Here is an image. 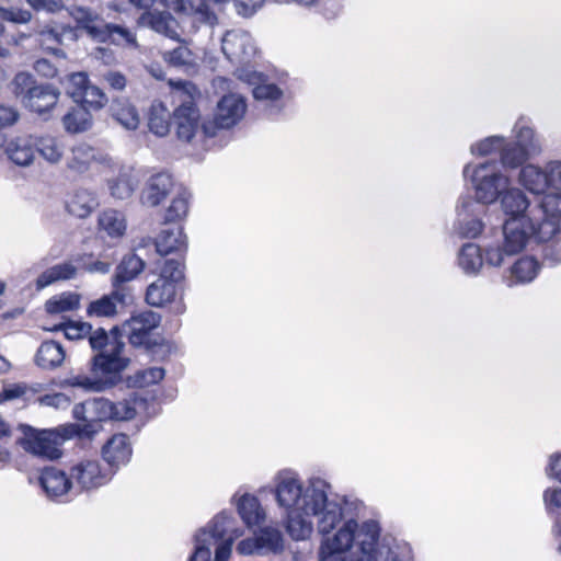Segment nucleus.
Returning <instances> with one entry per match:
<instances>
[{
  "label": "nucleus",
  "mask_w": 561,
  "mask_h": 561,
  "mask_svg": "<svg viewBox=\"0 0 561 561\" xmlns=\"http://www.w3.org/2000/svg\"><path fill=\"white\" fill-rule=\"evenodd\" d=\"M330 484L321 478H311L306 488L301 507L287 511L286 531L293 540H306L312 534L311 515H321L318 520L319 534H330L343 519L342 506L329 501L327 489Z\"/></svg>",
  "instance_id": "obj_1"
},
{
  "label": "nucleus",
  "mask_w": 561,
  "mask_h": 561,
  "mask_svg": "<svg viewBox=\"0 0 561 561\" xmlns=\"http://www.w3.org/2000/svg\"><path fill=\"white\" fill-rule=\"evenodd\" d=\"M381 527L375 519L365 520L358 526L354 517L344 522L343 526L330 539L322 540L319 549V561H330L334 556L350 550L357 538L359 556H345L341 561H378V542Z\"/></svg>",
  "instance_id": "obj_2"
},
{
  "label": "nucleus",
  "mask_w": 561,
  "mask_h": 561,
  "mask_svg": "<svg viewBox=\"0 0 561 561\" xmlns=\"http://www.w3.org/2000/svg\"><path fill=\"white\" fill-rule=\"evenodd\" d=\"M88 426H78L77 423H67L56 428H36L30 424H19L22 436L16 439V445L27 454L41 459L55 461L62 456L59 446L68 439L77 437L76 431H82L88 435Z\"/></svg>",
  "instance_id": "obj_3"
},
{
  "label": "nucleus",
  "mask_w": 561,
  "mask_h": 561,
  "mask_svg": "<svg viewBox=\"0 0 561 561\" xmlns=\"http://www.w3.org/2000/svg\"><path fill=\"white\" fill-rule=\"evenodd\" d=\"M232 522V512L224 510L213 518L209 530L201 528L194 536V549L187 561H228L232 540L225 537Z\"/></svg>",
  "instance_id": "obj_4"
},
{
  "label": "nucleus",
  "mask_w": 561,
  "mask_h": 561,
  "mask_svg": "<svg viewBox=\"0 0 561 561\" xmlns=\"http://www.w3.org/2000/svg\"><path fill=\"white\" fill-rule=\"evenodd\" d=\"M471 183L476 190L474 202L470 196L459 199L457 213L460 217L462 213H469L476 203L483 205L491 204L501 197L503 191L508 186V179L497 169L496 161H486L476 167L470 174Z\"/></svg>",
  "instance_id": "obj_5"
},
{
  "label": "nucleus",
  "mask_w": 561,
  "mask_h": 561,
  "mask_svg": "<svg viewBox=\"0 0 561 561\" xmlns=\"http://www.w3.org/2000/svg\"><path fill=\"white\" fill-rule=\"evenodd\" d=\"M12 92L25 108L41 116L49 114L59 100L60 91L50 83H38L26 71L18 72L12 80Z\"/></svg>",
  "instance_id": "obj_6"
},
{
  "label": "nucleus",
  "mask_w": 561,
  "mask_h": 561,
  "mask_svg": "<svg viewBox=\"0 0 561 561\" xmlns=\"http://www.w3.org/2000/svg\"><path fill=\"white\" fill-rule=\"evenodd\" d=\"M134 403L129 400L113 402L106 398L90 399V416L88 423L78 424V426H89L88 435H83L82 431H76L78 438H92L102 430V422L107 421H129L136 416Z\"/></svg>",
  "instance_id": "obj_7"
},
{
  "label": "nucleus",
  "mask_w": 561,
  "mask_h": 561,
  "mask_svg": "<svg viewBox=\"0 0 561 561\" xmlns=\"http://www.w3.org/2000/svg\"><path fill=\"white\" fill-rule=\"evenodd\" d=\"M184 264L174 259H167L159 277L148 285L145 300L151 307H163L175 299L184 280Z\"/></svg>",
  "instance_id": "obj_8"
},
{
  "label": "nucleus",
  "mask_w": 561,
  "mask_h": 561,
  "mask_svg": "<svg viewBox=\"0 0 561 561\" xmlns=\"http://www.w3.org/2000/svg\"><path fill=\"white\" fill-rule=\"evenodd\" d=\"M77 28L84 31L91 39L98 43H108L113 34L121 35L128 43H136L130 31L122 25L106 23L99 14L88 8L79 7L75 15Z\"/></svg>",
  "instance_id": "obj_9"
},
{
  "label": "nucleus",
  "mask_w": 561,
  "mask_h": 561,
  "mask_svg": "<svg viewBox=\"0 0 561 561\" xmlns=\"http://www.w3.org/2000/svg\"><path fill=\"white\" fill-rule=\"evenodd\" d=\"M186 99L175 107L172 113V122L179 140L191 142L199 129L201 112L193 100V92H198L192 82H180Z\"/></svg>",
  "instance_id": "obj_10"
},
{
  "label": "nucleus",
  "mask_w": 561,
  "mask_h": 561,
  "mask_svg": "<svg viewBox=\"0 0 561 561\" xmlns=\"http://www.w3.org/2000/svg\"><path fill=\"white\" fill-rule=\"evenodd\" d=\"M129 364V357H115L107 354V351H101L91 359V371L99 379L104 391L122 381V374Z\"/></svg>",
  "instance_id": "obj_11"
},
{
  "label": "nucleus",
  "mask_w": 561,
  "mask_h": 561,
  "mask_svg": "<svg viewBox=\"0 0 561 561\" xmlns=\"http://www.w3.org/2000/svg\"><path fill=\"white\" fill-rule=\"evenodd\" d=\"M503 243L507 256L520 253L533 238L534 220L530 217H511L503 222Z\"/></svg>",
  "instance_id": "obj_12"
},
{
  "label": "nucleus",
  "mask_w": 561,
  "mask_h": 561,
  "mask_svg": "<svg viewBox=\"0 0 561 561\" xmlns=\"http://www.w3.org/2000/svg\"><path fill=\"white\" fill-rule=\"evenodd\" d=\"M113 476L108 468L102 469L98 460H84L71 468V478L85 491L105 485Z\"/></svg>",
  "instance_id": "obj_13"
},
{
  "label": "nucleus",
  "mask_w": 561,
  "mask_h": 561,
  "mask_svg": "<svg viewBox=\"0 0 561 561\" xmlns=\"http://www.w3.org/2000/svg\"><path fill=\"white\" fill-rule=\"evenodd\" d=\"M102 458L115 474L122 466H126L131 458L133 449L126 434L113 435L102 447Z\"/></svg>",
  "instance_id": "obj_14"
},
{
  "label": "nucleus",
  "mask_w": 561,
  "mask_h": 561,
  "mask_svg": "<svg viewBox=\"0 0 561 561\" xmlns=\"http://www.w3.org/2000/svg\"><path fill=\"white\" fill-rule=\"evenodd\" d=\"M174 187L173 176L168 172L152 174L141 191L142 205L156 207L160 205Z\"/></svg>",
  "instance_id": "obj_15"
},
{
  "label": "nucleus",
  "mask_w": 561,
  "mask_h": 561,
  "mask_svg": "<svg viewBox=\"0 0 561 561\" xmlns=\"http://www.w3.org/2000/svg\"><path fill=\"white\" fill-rule=\"evenodd\" d=\"M149 244L154 245L156 252L161 256L178 252L182 248L184 250L187 248L186 236L182 227L163 229L156 239H142L139 248H145Z\"/></svg>",
  "instance_id": "obj_16"
},
{
  "label": "nucleus",
  "mask_w": 561,
  "mask_h": 561,
  "mask_svg": "<svg viewBox=\"0 0 561 561\" xmlns=\"http://www.w3.org/2000/svg\"><path fill=\"white\" fill-rule=\"evenodd\" d=\"M39 485L48 497L55 499L66 494L70 490L72 482L64 470L54 466H47L41 471Z\"/></svg>",
  "instance_id": "obj_17"
},
{
  "label": "nucleus",
  "mask_w": 561,
  "mask_h": 561,
  "mask_svg": "<svg viewBox=\"0 0 561 561\" xmlns=\"http://www.w3.org/2000/svg\"><path fill=\"white\" fill-rule=\"evenodd\" d=\"M306 489L295 477H284L277 483L275 489V497L279 506L287 511L301 507Z\"/></svg>",
  "instance_id": "obj_18"
},
{
  "label": "nucleus",
  "mask_w": 561,
  "mask_h": 561,
  "mask_svg": "<svg viewBox=\"0 0 561 561\" xmlns=\"http://www.w3.org/2000/svg\"><path fill=\"white\" fill-rule=\"evenodd\" d=\"M247 110L245 101L236 94L224 95L216 107L215 114L224 127L231 128L241 121Z\"/></svg>",
  "instance_id": "obj_19"
},
{
  "label": "nucleus",
  "mask_w": 561,
  "mask_h": 561,
  "mask_svg": "<svg viewBox=\"0 0 561 561\" xmlns=\"http://www.w3.org/2000/svg\"><path fill=\"white\" fill-rule=\"evenodd\" d=\"M61 121L65 130L72 135L88 131L93 126L90 108L81 102H76V105L69 108Z\"/></svg>",
  "instance_id": "obj_20"
},
{
  "label": "nucleus",
  "mask_w": 561,
  "mask_h": 561,
  "mask_svg": "<svg viewBox=\"0 0 561 561\" xmlns=\"http://www.w3.org/2000/svg\"><path fill=\"white\" fill-rule=\"evenodd\" d=\"M4 152L8 159L19 167H27L35 158L34 137H16L11 139Z\"/></svg>",
  "instance_id": "obj_21"
},
{
  "label": "nucleus",
  "mask_w": 561,
  "mask_h": 561,
  "mask_svg": "<svg viewBox=\"0 0 561 561\" xmlns=\"http://www.w3.org/2000/svg\"><path fill=\"white\" fill-rule=\"evenodd\" d=\"M99 206L95 194L85 188L76 190L66 202L67 211L78 218H87Z\"/></svg>",
  "instance_id": "obj_22"
},
{
  "label": "nucleus",
  "mask_w": 561,
  "mask_h": 561,
  "mask_svg": "<svg viewBox=\"0 0 561 561\" xmlns=\"http://www.w3.org/2000/svg\"><path fill=\"white\" fill-rule=\"evenodd\" d=\"M500 198L502 209L507 218L529 217L526 211L530 206V202L522 190L515 187L508 188L507 186Z\"/></svg>",
  "instance_id": "obj_23"
},
{
  "label": "nucleus",
  "mask_w": 561,
  "mask_h": 561,
  "mask_svg": "<svg viewBox=\"0 0 561 561\" xmlns=\"http://www.w3.org/2000/svg\"><path fill=\"white\" fill-rule=\"evenodd\" d=\"M111 116L128 130L138 128L140 118L138 111L128 99H113L110 105Z\"/></svg>",
  "instance_id": "obj_24"
},
{
  "label": "nucleus",
  "mask_w": 561,
  "mask_h": 561,
  "mask_svg": "<svg viewBox=\"0 0 561 561\" xmlns=\"http://www.w3.org/2000/svg\"><path fill=\"white\" fill-rule=\"evenodd\" d=\"M148 128L158 137H164L169 134L172 122V115L165 104L160 100H154L147 114Z\"/></svg>",
  "instance_id": "obj_25"
},
{
  "label": "nucleus",
  "mask_w": 561,
  "mask_h": 561,
  "mask_svg": "<svg viewBox=\"0 0 561 561\" xmlns=\"http://www.w3.org/2000/svg\"><path fill=\"white\" fill-rule=\"evenodd\" d=\"M145 266V261L136 253L125 255L116 266L115 274L112 277V286L117 288L134 279L144 271Z\"/></svg>",
  "instance_id": "obj_26"
},
{
  "label": "nucleus",
  "mask_w": 561,
  "mask_h": 561,
  "mask_svg": "<svg viewBox=\"0 0 561 561\" xmlns=\"http://www.w3.org/2000/svg\"><path fill=\"white\" fill-rule=\"evenodd\" d=\"M237 512L247 527L260 525L265 519V512L259 499L249 493H244L238 500Z\"/></svg>",
  "instance_id": "obj_27"
},
{
  "label": "nucleus",
  "mask_w": 561,
  "mask_h": 561,
  "mask_svg": "<svg viewBox=\"0 0 561 561\" xmlns=\"http://www.w3.org/2000/svg\"><path fill=\"white\" fill-rule=\"evenodd\" d=\"M66 353L62 345L56 341H44L36 354L35 364L43 369H54L60 366L65 359Z\"/></svg>",
  "instance_id": "obj_28"
},
{
  "label": "nucleus",
  "mask_w": 561,
  "mask_h": 561,
  "mask_svg": "<svg viewBox=\"0 0 561 561\" xmlns=\"http://www.w3.org/2000/svg\"><path fill=\"white\" fill-rule=\"evenodd\" d=\"M520 184L530 193L540 195L549 190L548 170L533 164L524 165L519 173Z\"/></svg>",
  "instance_id": "obj_29"
},
{
  "label": "nucleus",
  "mask_w": 561,
  "mask_h": 561,
  "mask_svg": "<svg viewBox=\"0 0 561 561\" xmlns=\"http://www.w3.org/2000/svg\"><path fill=\"white\" fill-rule=\"evenodd\" d=\"M458 265L466 275H478L483 265L482 249L476 243H465L458 253Z\"/></svg>",
  "instance_id": "obj_30"
},
{
  "label": "nucleus",
  "mask_w": 561,
  "mask_h": 561,
  "mask_svg": "<svg viewBox=\"0 0 561 561\" xmlns=\"http://www.w3.org/2000/svg\"><path fill=\"white\" fill-rule=\"evenodd\" d=\"M76 275L77 267L70 262H64L56 264L39 274L35 280V286L37 290H41L58 280L72 279Z\"/></svg>",
  "instance_id": "obj_31"
},
{
  "label": "nucleus",
  "mask_w": 561,
  "mask_h": 561,
  "mask_svg": "<svg viewBox=\"0 0 561 561\" xmlns=\"http://www.w3.org/2000/svg\"><path fill=\"white\" fill-rule=\"evenodd\" d=\"M540 148L534 145L523 147L515 144H508L501 151V163L505 168L516 169L522 167L530 156L538 154Z\"/></svg>",
  "instance_id": "obj_32"
},
{
  "label": "nucleus",
  "mask_w": 561,
  "mask_h": 561,
  "mask_svg": "<svg viewBox=\"0 0 561 561\" xmlns=\"http://www.w3.org/2000/svg\"><path fill=\"white\" fill-rule=\"evenodd\" d=\"M262 556L267 552L279 553L284 549V540L282 533L271 526L261 527L254 534Z\"/></svg>",
  "instance_id": "obj_33"
},
{
  "label": "nucleus",
  "mask_w": 561,
  "mask_h": 561,
  "mask_svg": "<svg viewBox=\"0 0 561 561\" xmlns=\"http://www.w3.org/2000/svg\"><path fill=\"white\" fill-rule=\"evenodd\" d=\"M191 197L192 194L190 191L185 187H181L165 209L163 222L170 224L184 219L188 211Z\"/></svg>",
  "instance_id": "obj_34"
},
{
  "label": "nucleus",
  "mask_w": 561,
  "mask_h": 561,
  "mask_svg": "<svg viewBox=\"0 0 561 561\" xmlns=\"http://www.w3.org/2000/svg\"><path fill=\"white\" fill-rule=\"evenodd\" d=\"M80 306V295L72 291H64L53 296L45 302V310L49 314H58L77 310Z\"/></svg>",
  "instance_id": "obj_35"
},
{
  "label": "nucleus",
  "mask_w": 561,
  "mask_h": 561,
  "mask_svg": "<svg viewBox=\"0 0 561 561\" xmlns=\"http://www.w3.org/2000/svg\"><path fill=\"white\" fill-rule=\"evenodd\" d=\"M173 20L172 14L164 10V11H145L139 18H138V25L140 26H148L152 31L169 35L170 32V21Z\"/></svg>",
  "instance_id": "obj_36"
},
{
  "label": "nucleus",
  "mask_w": 561,
  "mask_h": 561,
  "mask_svg": "<svg viewBox=\"0 0 561 561\" xmlns=\"http://www.w3.org/2000/svg\"><path fill=\"white\" fill-rule=\"evenodd\" d=\"M541 263L533 255L519 257L511 267L512 275L519 283L531 282L540 271Z\"/></svg>",
  "instance_id": "obj_37"
},
{
  "label": "nucleus",
  "mask_w": 561,
  "mask_h": 561,
  "mask_svg": "<svg viewBox=\"0 0 561 561\" xmlns=\"http://www.w3.org/2000/svg\"><path fill=\"white\" fill-rule=\"evenodd\" d=\"M165 376V370L162 367H150L148 369L138 370L135 375L128 376L126 385L129 388H144L150 385L158 383Z\"/></svg>",
  "instance_id": "obj_38"
},
{
  "label": "nucleus",
  "mask_w": 561,
  "mask_h": 561,
  "mask_svg": "<svg viewBox=\"0 0 561 561\" xmlns=\"http://www.w3.org/2000/svg\"><path fill=\"white\" fill-rule=\"evenodd\" d=\"M142 350L151 357L152 360L163 362L168 359L173 352V343L161 334H156V336L150 340Z\"/></svg>",
  "instance_id": "obj_39"
},
{
  "label": "nucleus",
  "mask_w": 561,
  "mask_h": 561,
  "mask_svg": "<svg viewBox=\"0 0 561 561\" xmlns=\"http://www.w3.org/2000/svg\"><path fill=\"white\" fill-rule=\"evenodd\" d=\"M34 150L38 152L46 161L56 163L61 159L62 152L57 146L54 137H34Z\"/></svg>",
  "instance_id": "obj_40"
},
{
  "label": "nucleus",
  "mask_w": 561,
  "mask_h": 561,
  "mask_svg": "<svg viewBox=\"0 0 561 561\" xmlns=\"http://www.w3.org/2000/svg\"><path fill=\"white\" fill-rule=\"evenodd\" d=\"M90 84L87 72H72L68 76L66 92L75 102H81Z\"/></svg>",
  "instance_id": "obj_41"
},
{
  "label": "nucleus",
  "mask_w": 561,
  "mask_h": 561,
  "mask_svg": "<svg viewBox=\"0 0 561 561\" xmlns=\"http://www.w3.org/2000/svg\"><path fill=\"white\" fill-rule=\"evenodd\" d=\"M93 158V148L81 145L72 149V158L68 161V168L78 173H84L90 168V160Z\"/></svg>",
  "instance_id": "obj_42"
},
{
  "label": "nucleus",
  "mask_w": 561,
  "mask_h": 561,
  "mask_svg": "<svg viewBox=\"0 0 561 561\" xmlns=\"http://www.w3.org/2000/svg\"><path fill=\"white\" fill-rule=\"evenodd\" d=\"M99 225L111 237H121L126 229L124 220L119 219L114 210L104 211L99 218Z\"/></svg>",
  "instance_id": "obj_43"
},
{
  "label": "nucleus",
  "mask_w": 561,
  "mask_h": 561,
  "mask_svg": "<svg viewBox=\"0 0 561 561\" xmlns=\"http://www.w3.org/2000/svg\"><path fill=\"white\" fill-rule=\"evenodd\" d=\"M542 195L540 206L543 215L561 220V191L548 190Z\"/></svg>",
  "instance_id": "obj_44"
},
{
  "label": "nucleus",
  "mask_w": 561,
  "mask_h": 561,
  "mask_svg": "<svg viewBox=\"0 0 561 561\" xmlns=\"http://www.w3.org/2000/svg\"><path fill=\"white\" fill-rule=\"evenodd\" d=\"M116 312V304L113 301V297L107 295L91 301L87 308V314L89 317H113Z\"/></svg>",
  "instance_id": "obj_45"
},
{
  "label": "nucleus",
  "mask_w": 561,
  "mask_h": 561,
  "mask_svg": "<svg viewBox=\"0 0 561 561\" xmlns=\"http://www.w3.org/2000/svg\"><path fill=\"white\" fill-rule=\"evenodd\" d=\"M537 244L542 264L549 267H556L561 264V244L558 241H546Z\"/></svg>",
  "instance_id": "obj_46"
},
{
  "label": "nucleus",
  "mask_w": 561,
  "mask_h": 561,
  "mask_svg": "<svg viewBox=\"0 0 561 561\" xmlns=\"http://www.w3.org/2000/svg\"><path fill=\"white\" fill-rule=\"evenodd\" d=\"M108 190L113 197L118 199H126L131 196L135 187L131 179L128 175L121 174L117 178L108 181Z\"/></svg>",
  "instance_id": "obj_47"
},
{
  "label": "nucleus",
  "mask_w": 561,
  "mask_h": 561,
  "mask_svg": "<svg viewBox=\"0 0 561 561\" xmlns=\"http://www.w3.org/2000/svg\"><path fill=\"white\" fill-rule=\"evenodd\" d=\"M59 387H78L87 391H103L98 378L89 377L87 375H78L70 378H66L59 382Z\"/></svg>",
  "instance_id": "obj_48"
},
{
  "label": "nucleus",
  "mask_w": 561,
  "mask_h": 561,
  "mask_svg": "<svg viewBox=\"0 0 561 561\" xmlns=\"http://www.w3.org/2000/svg\"><path fill=\"white\" fill-rule=\"evenodd\" d=\"M108 102L105 92L96 85L90 84L89 89L81 99V103L94 111L102 110Z\"/></svg>",
  "instance_id": "obj_49"
},
{
  "label": "nucleus",
  "mask_w": 561,
  "mask_h": 561,
  "mask_svg": "<svg viewBox=\"0 0 561 561\" xmlns=\"http://www.w3.org/2000/svg\"><path fill=\"white\" fill-rule=\"evenodd\" d=\"M253 98L256 101H279L283 96L282 89L276 83H259L253 88Z\"/></svg>",
  "instance_id": "obj_50"
},
{
  "label": "nucleus",
  "mask_w": 561,
  "mask_h": 561,
  "mask_svg": "<svg viewBox=\"0 0 561 561\" xmlns=\"http://www.w3.org/2000/svg\"><path fill=\"white\" fill-rule=\"evenodd\" d=\"M131 330L128 334V342L135 348H142L156 334L152 333L154 329L146 328L140 324H131Z\"/></svg>",
  "instance_id": "obj_51"
},
{
  "label": "nucleus",
  "mask_w": 561,
  "mask_h": 561,
  "mask_svg": "<svg viewBox=\"0 0 561 561\" xmlns=\"http://www.w3.org/2000/svg\"><path fill=\"white\" fill-rule=\"evenodd\" d=\"M162 317L158 312L152 310H146L137 314H133L128 320L124 322L125 325L140 324L146 328L157 329L161 323Z\"/></svg>",
  "instance_id": "obj_52"
},
{
  "label": "nucleus",
  "mask_w": 561,
  "mask_h": 561,
  "mask_svg": "<svg viewBox=\"0 0 561 561\" xmlns=\"http://www.w3.org/2000/svg\"><path fill=\"white\" fill-rule=\"evenodd\" d=\"M66 328V339L70 341L81 340L88 336L93 330L91 323L84 321H75L71 319L67 320Z\"/></svg>",
  "instance_id": "obj_53"
},
{
  "label": "nucleus",
  "mask_w": 561,
  "mask_h": 561,
  "mask_svg": "<svg viewBox=\"0 0 561 561\" xmlns=\"http://www.w3.org/2000/svg\"><path fill=\"white\" fill-rule=\"evenodd\" d=\"M504 141L503 137L490 136L479 142L471 145L470 150L472 154L488 156L492 153L496 148L501 147Z\"/></svg>",
  "instance_id": "obj_54"
},
{
  "label": "nucleus",
  "mask_w": 561,
  "mask_h": 561,
  "mask_svg": "<svg viewBox=\"0 0 561 561\" xmlns=\"http://www.w3.org/2000/svg\"><path fill=\"white\" fill-rule=\"evenodd\" d=\"M0 19L12 23L25 24L31 21L32 13L28 10L20 8L0 7Z\"/></svg>",
  "instance_id": "obj_55"
},
{
  "label": "nucleus",
  "mask_w": 561,
  "mask_h": 561,
  "mask_svg": "<svg viewBox=\"0 0 561 561\" xmlns=\"http://www.w3.org/2000/svg\"><path fill=\"white\" fill-rule=\"evenodd\" d=\"M484 228V224L479 218H471L467 221L459 219L458 233L461 238L474 239L479 237Z\"/></svg>",
  "instance_id": "obj_56"
},
{
  "label": "nucleus",
  "mask_w": 561,
  "mask_h": 561,
  "mask_svg": "<svg viewBox=\"0 0 561 561\" xmlns=\"http://www.w3.org/2000/svg\"><path fill=\"white\" fill-rule=\"evenodd\" d=\"M27 391V386L24 382L3 385L0 391V404L22 398Z\"/></svg>",
  "instance_id": "obj_57"
},
{
  "label": "nucleus",
  "mask_w": 561,
  "mask_h": 561,
  "mask_svg": "<svg viewBox=\"0 0 561 561\" xmlns=\"http://www.w3.org/2000/svg\"><path fill=\"white\" fill-rule=\"evenodd\" d=\"M505 255H507V254L505 251L504 243L502 244V247L501 245L489 247L484 250L483 263L485 262L488 265L494 266V267L501 266L504 261Z\"/></svg>",
  "instance_id": "obj_58"
},
{
  "label": "nucleus",
  "mask_w": 561,
  "mask_h": 561,
  "mask_svg": "<svg viewBox=\"0 0 561 561\" xmlns=\"http://www.w3.org/2000/svg\"><path fill=\"white\" fill-rule=\"evenodd\" d=\"M20 118L16 107L0 103V129L13 126Z\"/></svg>",
  "instance_id": "obj_59"
},
{
  "label": "nucleus",
  "mask_w": 561,
  "mask_h": 561,
  "mask_svg": "<svg viewBox=\"0 0 561 561\" xmlns=\"http://www.w3.org/2000/svg\"><path fill=\"white\" fill-rule=\"evenodd\" d=\"M38 402L42 405L54 407L56 409H66L70 405V398L62 392H56L39 397Z\"/></svg>",
  "instance_id": "obj_60"
},
{
  "label": "nucleus",
  "mask_w": 561,
  "mask_h": 561,
  "mask_svg": "<svg viewBox=\"0 0 561 561\" xmlns=\"http://www.w3.org/2000/svg\"><path fill=\"white\" fill-rule=\"evenodd\" d=\"M88 337L89 344L93 351H106L105 347L110 343V336L104 328H99L95 331H91Z\"/></svg>",
  "instance_id": "obj_61"
},
{
  "label": "nucleus",
  "mask_w": 561,
  "mask_h": 561,
  "mask_svg": "<svg viewBox=\"0 0 561 561\" xmlns=\"http://www.w3.org/2000/svg\"><path fill=\"white\" fill-rule=\"evenodd\" d=\"M265 0H233L236 11L243 18L252 16Z\"/></svg>",
  "instance_id": "obj_62"
},
{
  "label": "nucleus",
  "mask_w": 561,
  "mask_h": 561,
  "mask_svg": "<svg viewBox=\"0 0 561 561\" xmlns=\"http://www.w3.org/2000/svg\"><path fill=\"white\" fill-rule=\"evenodd\" d=\"M549 190L561 191V162L553 161L548 164Z\"/></svg>",
  "instance_id": "obj_63"
},
{
  "label": "nucleus",
  "mask_w": 561,
  "mask_h": 561,
  "mask_svg": "<svg viewBox=\"0 0 561 561\" xmlns=\"http://www.w3.org/2000/svg\"><path fill=\"white\" fill-rule=\"evenodd\" d=\"M546 473L549 478L557 479L561 483V451L550 456Z\"/></svg>",
  "instance_id": "obj_64"
}]
</instances>
